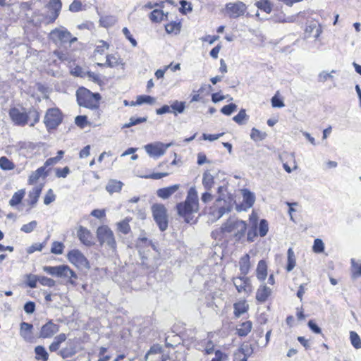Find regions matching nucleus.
Wrapping results in <instances>:
<instances>
[{
    "label": "nucleus",
    "mask_w": 361,
    "mask_h": 361,
    "mask_svg": "<svg viewBox=\"0 0 361 361\" xmlns=\"http://www.w3.org/2000/svg\"><path fill=\"white\" fill-rule=\"evenodd\" d=\"M9 115L11 120L18 126H24L28 122L29 116L27 113L20 111L17 108H12L10 109Z\"/></svg>",
    "instance_id": "obj_14"
},
{
    "label": "nucleus",
    "mask_w": 361,
    "mask_h": 361,
    "mask_svg": "<svg viewBox=\"0 0 361 361\" xmlns=\"http://www.w3.org/2000/svg\"><path fill=\"white\" fill-rule=\"evenodd\" d=\"M252 327L250 321H246L238 325L236 328L237 334L240 337L246 336L250 331Z\"/></svg>",
    "instance_id": "obj_21"
},
{
    "label": "nucleus",
    "mask_w": 361,
    "mask_h": 361,
    "mask_svg": "<svg viewBox=\"0 0 361 361\" xmlns=\"http://www.w3.org/2000/svg\"><path fill=\"white\" fill-rule=\"evenodd\" d=\"M123 185V184L121 181L111 179L106 184V190L110 194H112L114 192H118L121 191Z\"/></svg>",
    "instance_id": "obj_25"
},
{
    "label": "nucleus",
    "mask_w": 361,
    "mask_h": 361,
    "mask_svg": "<svg viewBox=\"0 0 361 361\" xmlns=\"http://www.w3.org/2000/svg\"><path fill=\"white\" fill-rule=\"evenodd\" d=\"M227 359V355L222 353L220 350H216L215 352V357L213 358L211 361H224Z\"/></svg>",
    "instance_id": "obj_64"
},
{
    "label": "nucleus",
    "mask_w": 361,
    "mask_h": 361,
    "mask_svg": "<svg viewBox=\"0 0 361 361\" xmlns=\"http://www.w3.org/2000/svg\"><path fill=\"white\" fill-rule=\"evenodd\" d=\"M222 233H233L235 240L244 237L247 230V224L242 220L228 219L221 227Z\"/></svg>",
    "instance_id": "obj_5"
},
{
    "label": "nucleus",
    "mask_w": 361,
    "mask_h": 361,
    "mask_svg": "<svg viewBox=\"0 0 361 361\" xmlns=\"http://www.w3.org/2000/svg\"><path fill=\"white\" fill-rule=\"evenodd\" d=\"M33 325L27 322L20 324V334L25 341L30 342L32 339V330Z\"/></svg>",
    "instance_id": "obj_18"
},
{
    "label": "nucleus",
    "mask_w": 361,
    "mask_h": 361,
    "mask_svg": "<svg viewBox=\"0 0 361 361\" xmlns=\"http://www.w3.org/2000/svg\"><path fill=\"white\" fill-rule=\"evenodd\" d=\"M37 226V221L33 220L27 224L23 225L22 227L20 228V231L26 233H30L35 230Z\"/></svg>",
    "instance_id": "obj_46"
},
{
    "label": "nucleus",
    "mask_w": 361,
    "mask_h": 361,
    "mask_svg": "<svg viewBox=\"0 0 361 361\" xmlns=\"http://www.w3.org/2000/svg\"><path fill=\"white\" fill-rule=\"evenodd\" d=\"M162 352V347L159 345H152L145 355V359L147 360L152 355L161 354Z\"/></svg>",
    "instance_id": "obj_54"
},
{
    "label": "nucleus",
    "mask_w": 361,
    "mask_h": 361,
    "mask_svg": "<svg viewBox=\"0 0 361 361\" xmlns=\"http://www.w3.org/2000/svg\"><path fill=\"white\" fill-rule=\"evenodd\" d=\"M247 6L243 1L229 2L226 4V12L231 18L243 16L247 11Z\"/></svg>",
    "instance_id": "obj_10"
},
{
    "label": "nucleus",
    "mask_w": 361,
    "mask_h": 361,
    "mask_svg": "<svg viewBox=\"0 0 361 361\" xmlns=\"http://www.w3.org/2000/svg\"><path fill=\"white\" fill-rule=\"evenodd\" d=\"M224 133H219V134H202V139L204 140H209V141H214L218 140L220 137H221Z\"/></svg>",
    "instance_id": "obj_62"
},
{
    "label": "nucleus",
    "mask_w": 361,
    "mask_h": 361,
    "mask_svg": "<svg viewBox=\"0 0 361 361\" xmlns=\"http://www.w3.org/2000/svg\"><path fill=\"white\" fill-rule=\"evenodd\" d=\"M265 132H262L255 128H252L250 133V138L255 142L263 140L267 137Z\"/></svg>",
    "instance_id": "obj_37"
},
{
    "label": "nucleus",
    "mask_w": 361,
    "mask_h": 361,
    "mask_svg": "<svg viewBox=\"0 0 361 361\" xmlns=\"http://www.w3.org/2000/svg\"><path fill=\"white\" fill-rule=\"evenodd\" d=\"M180 4L181 7L179 8V11L181 13L185 14L187 11L190 12L192 11L191 3L188 2L185 0H180Z\"/></svg>",
    "instance_id": "obj_55"
},
{
    "label": "nucleus",
    "mask_w": 361,
    "mask_h": 361,
    "mask_svg": "<svg viewBox=\"0 0 361 361\" xmlns=\"http://www.w3.org/2000/svg\"><path fill=\"white\" fill-rule=\"evenodd\" d=\"M25 195V191L23 190H20L18 192H15L11 199L9 200V204L11 207H15L19 204L22 200L23 199Z\"/></svg>",
    "instance_id": "obj_31"
},
{
    "label": "nucleus",
    "mask_w": 361,
    "mask_h": 361,
    "mask_svg": "<svg viewBox=\"0 0 361 361\" xmlns=\"http://www.w3.org/2000/svg\"><path fill=\"white\" fill-rule=\"evenodd\" d=\"M49 39L54 43H67L70 39V32L64 27L55 28L49 33Z\"/></svg>",
    "instance_id": "obj_13"
},
{
    "label": "nucleus",
    "mask_w": 361,
    "mask_h": 361,
    "mask_svg": "<svg viewBox=\"0 0 361 361\" xmlns=\"http://www.w3.org/2000/svg\"><path fill=\"white\" fill-rule=\"evenodd\" d=\"M100 25L104 27H109L114 25L116 22L115 17L112 16H106L102 17L99 20Z\"/></svg>",
    "instance_id": "obj_39"
},
{
    "label": "nucleus",
    "mask_w": 361,
    "mask_h": 361,
    "mask_svg": "<svg viewBox=\"0 0 361 361\" xmlns=\"http://www.w3.org/2000/svg\"><path fill=\"white\" fill-rule=\"evenodd\" d=\"M97 236L101 245L106 244V245L115 250L116 242L113 231L107 226H99L97 230Z\"/></svg>",
    "instance_id": "obj_7"
},
{
    "label": "nucleus",
    "mask_w": 361,
    "mask_h": 361,
    "mask_svg": "<svg viewBox=\"0 0 361 361\" xmlns=\"http://www.w3.org/2000/svg\"><path fill=\"white\" fill-rule=\"evenodd\" d=\"M119 58L116 57L114 55L106 56V66L114 68L120 64Z\"/></svg>",
    "instance_id": "obj_48"
},
{
    "label": "nucleus",
    "mask_w": 361,
    "mask_h": 361,
    "mask_svg": "<svg viewBox=\"0 0 361 361\" xmlns=\"http://www.w3.org/2000/svg\"><path fill=\"white\" fill-rule=\"evenodd\" d=\"M43 270L53 276L66 279L68 283L73 286L76 285L75 280L78 279V276L68 265L62 264L55 267L44 266Z\"/></svg>",
    "instance_id": "obj_4"
},
{
    "label": "nucleus",
    "mask_w": 361,
    "mask_h": 361,
    "mask_svg": "<svg viewBox=\"0 0 361 361\" xmlns=\"http://www.w3.org/2000/svg\"><path fill=\"white\" fill-rule=\"evenodd\" d=\"M42 190V187L41 185H38L35 187L31 191H30L28 195V204L31 207H34L37 204L38 199L40 196L41 192Z\"/></svg>",
    "instance_id": "obj_20"
},
{
    "label": "nucleus",
    "mask_w": 361,
    "mask_h": 361,
    "mask_svg": "<svg viewBox=\"0 0 361 361\" xmlns=\"http://www.w3.org/2000/svg\"><path fill=\"white\" fill-rule=\"evenodd\" d=\"M147 121V116L140 117V118H136V117L132 116L130 118L129 122L125 123L123 126L122 128H128L133 126L138 125L140 123L146 122Z\"/></svg>",
    "instance_id": "obj_35"
},
{
    "label": "nucleus",
    "mask_w": 361,
    "mask_h": 361,
    "mask_svg": "<svg viewBox=\"0 0 361 361\" xmlns=\"http://www.w3.org/2000/svg\"><path fill=\"white\" fill-rule=\"evenodd\" d=\"M35 359L37 360L47 361L49 354L45 348L42 345H37L35 348Z\"/></svg>",
    "instance_id": "obj_28"
},
{
    "label": "nucleus",
    "mask_w": 361,
    "mask_h": 361,
    "mask_svg": "<svg viewBox=\"0 0 361 361\" xmlns=\"http://www.w3.org/2000/svg\"><path fill=\"white\" fill-rule=\"evenodd\" d=\"M233 282L238 293L250 294L252 290L250 279L246 276L233 278Z\"/></svg>",
    "instance_id": "obj_12"
},
{
    "label": "nucleus",
    "mask_w": 361,
    "mask_h": 361,
    "mask_svg": "<svg viewBox=\"0 0 361 361\" xmlns=\"http://www.w3.org/2000/svg\"><path fill=\"white\" fill-rule=\"evenodd\" d=\"M70 173V169L68 166L63 169H57L56 171V176L58 178H66Z\"/></svg>",
    "instance_id": "obj_63"
},
{
    "label": "nucleus",
    "mask_w": 361,
    "mask_h": 361,
    "mask_svg": "<svg viewBox=\"0 0 361 361\" xmlns=\"http://www.w3.org/2000/svg\"><path fill=\"white\" fill-rule=\"evenodd\" d=\"M234 314L236 317H239L247 311L248 305L245 301L235 302L233 305Z\"/></svg>",
    "instance_id": "obj_29"
},
{
    "label": "nucleus",
    "mask_w": 361,
    "mask_h": 361,
    "mask_svg": "<svg viewBox=\"0 0 361 361\" xmlns=\"http://www.w3.org/2000/svg\"><path fill=\"white\" fill-rule=\"evenodd\" d=\"M77 236L80 241L86 246H91L94 244L93 237L91 232L82 226H80L77 231Z\"/></svg>",
    "instance_id": "obj_16"
},
{
    "label": "nucleus",
    "mask_w": 361,
    "mask_h": 361,
    "mask_svg": "<svg viewBox=\"0 0 361 361\" xmlns=\"http://www.w3.org/2000/svg\"><path fill=\"white\" fill-rule=\"evenodd\" d=\"M61 7V0H50L48 4L50 13L44 15L40 13L39 11H36L31 17L30 22L35 26L40 25L42 23L46 24L51 23L59 17Z\"/></svg>",
    "instance_id": "obj_2"
},
{
    "label": "nucleus",
    "mask_w": 361,
    "mask_h": 361,
    "mask_svg": "<svg viewBox=\"0 0 361 361\" xmlns=\"http://www.w3.org/2000/svg\"><path fill=\"white\" fill-rule=\"evenodd\" d=\"M202 185L207 190H210L214 185V178L208 170L203 173Z\"/></svg>",
    "instance_id": "obj_24"
},
{
    "label": "nucleus",
    "mask_w": 361,
    "mask_h": 361,
    "mask_svg": "<svg viewBox=\"0 0 361 361\" xmlns=\"http://www.w3.org/2000/svg\"><path fill=\"white\" fill-rule=\"evenodd\" d=\"M45 174V166L38 168L36 171L32 173L29 177V183L33 184L38 180V179Z\"/></svg>",
    "instance_id": "obj_32"
},
{
    "label": "nucleus",
    "mask_w": 361,
    "mask_h": 361,
    "mask_svg": "<svg viewBox=\"0 0 361 361\" xmlns=\"http://www.w3.org/2000/svg\"><path fill=\"white\" fill-rule=\"evenodd\" d=\"M23 309L27 314H32L35 310V303L32 301H28L24 305Z\"/></svg>",
    "instance_id": "obj_61"
},
{
    "label": "nucleus",
    "mask_w": 361,
    "mask_h": 361,
    "mask_svg": "<svg viewBox=\"0 0 361 361\" xmlns=\"http://www.w3.org/2000/svg\"><path fill=\"white\" fill-rule=\"evenodd\" d=\"M171 113L176 116L178 114H183L185 109V102L174 100L171 105Z\"/></svg>",
    "instance_id": "obj_26"
},
{
    "label": "nucleus",
    "mask_w": 361,
    "mask_h": 361,
    "mask_svg": "<svg viewBox=\"0 0 361 361\" xmlns=\"http://www.w3.org/2000/svg\"><path fill=\"white\" fill-rule=\"evenodd\" d=\"M271 290L266 285H261L256 293V300L262 303L264 302L270 296Z\"/></svg>",
    "instance_id": "obj_19"
},
{
    "label": "nucleus",
    "mask_w": 361,
    "mask_h": 361,
    "mask_svg": "<svg viewBox=\"0 0 361 361\" xmlns=\"http://www.w3.org/2000/svg\"><path fill=\"white\" fill-rule=\"evenodd\" d=\"M232 209V205L229 203L226 206H221L219 208L217 211V219H220L225 214L229 213Z\"/></svg>",
    "instance_id": "obj_56"
},
{
    "label": "nucleus",
    "mask_w": 361,
    "mask_h": 361,
    "mask_svg": "<svg viewBox=\"0 0 361 361\" xmlns=\"http://www.w3.org/2000/svg\"><path fill=\"white\" fill-rule=\"evenodd\" d=\"M180 23L176 22H171L165 25V29L167 33H178L180 30Z\"/></svg>",
    "instance_id": "obj_42"
},
{
    "label": "nucleus",
    "mask_w": 361,
    "mask_h": 361,
    "mask_svg": "<svg viewBox=\"0 0 361 361\" xmlns=\"http://www.w3.org/2000/svg\"><path fill=\"white\" fill-rule=\"evenodd\" d=\"M29 118H33V122L30 123V126H33L39 120V114L37 110L32 109L27 113Z\"/></svg>",
    "instance_id": "obj_58"
},
{
    "label": "nucleus",
    "mask_w": 361,
    "mask_h": 361,
    "mask_svg": "<svg viewBox=\"0 0 361 361\" xmlns=\"http://www.w3.org/2000/svg\"><path fill=\"white\" fill-rule=\"evenodd\" d=\"M82 9V3L79 0H74L69 6V10L72 12H78Z\"/></svg>",
    "instance_id": "obj_59"
},
{
    "label": "nucleus",
    "mask_w": 361,
    "mask_h": 361,
    "mask_svg": "<svg viewBox=\"0 0 361 361\" xmlns=\"http://www.w3.org/2000/svg\"><path fill=\"white\" fill-rule=\"evenodd\" d=\"M155 98L149 95H140L137 97L135 104L142 105L143 104H154L155 103Z\"/></svg>",
    "instance_id": "obj_38"
},
{
    "label": "nucleus",
    "mask_w": 361,
    "mask_h": 361,
    "mask_svg": "<svg viewBox=\"0 0 361 361\" xmlns=\"http://www.w3.org/2000/svg\"><path fill=\"white\" fill-rule=\"evenodd\" d=\"M77 102L80 106L96 110L99 114V102L101 95L99 93H92L87 88L79 87L76 92Z\"/></svg>",
    "instance_id": "obj_3"
},
{
    "label": "nucleus",
    "mask_w": 361,
    "mask_h": 361,
    "mask_svg": "<svg viewBox=\"0 0 361 361\" xmlns=\"http://www.w3.org/2000/svg\"><path fill=\"white\" fill-rule=\"evenodd\" d=\"M173 144L171 142L164 144L160 142L155 143L147 144L145 146L147 153L152 157L159 158L164 155L166 149L170 147Z\"/></svg>",
    "instance_id": "obj_11"
},
{
    "label": "nucleus",
    "mask_w": 361,
    "mask_h": 361,
    "mask_svg": "<svg viewBox=\"0 0 361 361\" xmlns=\"http://www.w3.org/2000/svg\"><path fill=\"white\" fill-rule=\"evenodd\" d=\"M56 199V195L53 193V190L49 189L44 198V203L46 205L49 204Z\"/></svg>",
    "instance_id": "obj_57"
},
{
    "label": "nucleus",
    "mask_w": 361,
    "mask_h": 361,
    "mask_svg": "<svg viewBox=\"0 0 361 361\" xmlns=\"http://www.w3.org/2000/svg\"><path fill=\"white\" fill-rule=\"evenodd\" d=\"M268 231L269 226L267 220L262 219L259 225V235L261 237H264L267 234Z\"/></svg>",
    "instance_id": "obj_47"
},
{
    "label": "nucleus",
    "mask_w": 361,
    "mask_h": 361,
    "mask_svg": "<svg viewBox=\"0 0 361 361\" xmlns=\"http://www.w3.org/2000/svg\"><path fill=\"white\" fill-rule=\"evenodd\" d=\"M243 202L245 204L246 208H250L255 203V194L250 192L247 189L243 190Z\"/></svg>",
    "instance_id": "obj_27"
},
{
    "label": "nucleus",
    "mask_w": 361,
    "mask_h": 361,
    "mask_svg": "<svg viewBox=\"0 0 361 361\" xmlns=\"http://www.w3.org/2000/svg\"><path fill=\"white\" fill-rule=\"evenodd\" d=\"M255 5L261 11L267 13H270L272 11V7L269 0H259L257 1Z\"/></svg>",
    "instance_id": "obj_33"
},
{
    "label": "nucleus",
    "mask_w": 361,
    "mask_h": 361,
    "mask_svg": "<svg viewBox=\"0 0 361 361\" xmlns=\"http://www.w3.org/2000/svg\"><path fill=\"white\" fill-rule=\"evenodd\" d=\"M13 163L6 157L0 158V167L4 170H11L14 168Z\"/></svg>",
    "instance_id": "obj_43"
},
{
    "label": "nucleus",
    "mask_w": 361,
    "mask_h": 361,
    "mask_svg": "<svg viewBox=\"0 0 361 361\" xmlns=\"http://www.w3.org/2000/svg\"><path fill=\"white\" fill-rule=\"evenodd\" d=\"M237 109V105L235 104H229L228 105H225L221 109V112L226 116H230L233 111Z\"/></svg>",
    "instance_id": "obj_49"
},
{
    "label": "nucleus",
    "mask_w": 361,
    "mask_h": 361,
    "mask_svg": "<svg viewBox=\"0 0 361 361\" xmlns=\"http://www.w3.org/2000/svg\"><path fill=\"white\" fill-rule=\"evenodd\" d=\"M38 281L44 286L54 287L56 285L54 280L47 276H39Z\"/></svg>",
    "instance_id": "obj_50"
},
{
    "label": "nucleus",
    "mask_w": 361,
    "mask_h": 361,
    "mask_svg": "<svg viewBox=\"0 0 361 361\" xmlns=\"http://www.w3.org/2000/svg\"><path fill=\"white\" fill-rule=\"evenodd\" d=\"M69 262L79 269H90L87 259L78 250H72L67 255Z\"/></svg>",
    "instance_id": "obj_9"
},
{
    "label": "nucleus",
    "mask_w": 361,
    "mask_h": 361,
    "mask_svg": "<svg viewBox=\"0 0 361 361\" xmlns=\"http://www.w3.org/2000/svg\"><path fill=\"white\" fill-rule=\"evenodd\" d=\"M248 116L246 114L245 109H242L237 115H235L233 120L239 125L244 124V120L247 119Z\"/></svg>",
    "instance_id": "obj_44"
},
{
    "label": "nucleus",
    "mask_w": 361,
    "mask_h": 361,
    "mask_svg": "<svg viewBox=\"0 0 361 361\" xmlns=\"http://www.w3.org/2000/svg\"><path fill=\"white\" fill-rule=\"evenodd\" d=\"M46 245V241L42 243H34L27 249L28 254H32L35 251H41Z\"/></svg>",
    "instance_id": "obj_51"
},
{
    "label": "nucleus",
    "mask_w": 361,
    "mask_h": 361,
    "mask_svg": "<svg viewBox=\"0 0 361 361\" xmlns=\"http://www.w3.org/2000/svg\"><path fill=\"white\" fill-rule=\"evenodd\" d=\"M350 339L351 344L356 349L361 348V339L359 335L355 331L350 332Z\"/></svg>",
    "instance_id": "obj_40"
},
{
    "label": "nucleus",
    "mask_w": 361,
    "mask_h": 361,
    "mask_svg": "<svg viewBox=\"0 0 361 361\" xmlns=\"http://www.w3.org/2000/svg\"><path fill=\"white\" fill-rule=\"evenodd\" d=\"M324 250V245L321 239L317 238L314 241L313 250L316 253H321Z\"/></svg>",
    "instance_id": "obj_53"
},
{
    "label": "nucleus",
    "mask_w": 361,
    "mask_h": 361,
    "mask_svg": "<svg viewBox=\"0 0 361 361\" xmlns=\"http://www.w3.org/2000/svg\"><path fill=\"white\" fill-rule=\"evenodd\" d=\"M59 331V326L49 320L44 324L39 331V337L42 338H51Z\"/></svg>",
    "instance_id": "obj_15"
},
{
    "label": "nucleus",
    "mask_w": 361,
    "mask_h": 361,
    "mask_svg": "<svg viewBox=\"0 0 361 361\" xmlns=\"http://www.w3.org/2000/svg\"><path fill=\"white\" fill-rule=\"evenodd\" d=\"M164 13L162 10L154 9L149 14V19L153 23H159L164 20Z\"/></svg>",
    "instance_id": "obj_34"
},
{
    "label": "nucleus",
    "mask_w": 361,
    "mask_h": 361,
    "mask_svg": "<svg viewBox=\"0 0 361 361\" xmlns=\"http://www.w3.org/2000/svg\"><path fill=\"white\" fill-rule=\"evenodd\" d=\"M64 245L62 243L54 241L52 243L51 252L55 255H61L63 251Z\"/></svg>",
    "instance_id": "obj_45"
},
{
    "label": "nucleus",
    "mask_w": 361,
    "mask_h": 361,
    "mask_svg": "<svg viewBox=\"0 0 361 361\" xmlns=\"http://www.w3.org/2000/svg\"><path fill=\"white\" fill-rule=\"evenodd\" d=\"M61 121L62 114L58 108H51L47 111L44 123L48 129L56 128Z\"/></svg>",
    "instance_id": "obj_8"
},
{
    "label": "nucleus",
    "mask_w": 361,
    "mask_h": 361,
    "mask_svg": "<svg viewBox=\"0 0 361 361\" xmlns=\"http://www.w3.org/2000/svg\"><path fill=\"white\" fill-rule=\"evenodd\" d=\"M180 187L179 184H175L169 187L160 188L157 191V195L159 197L166 200L174 194Z\"/></svg>",
    "instance_id": "obj_17"
},
{
    "label": "nucleus",
    "mask_w": 361,
    "mask_h": 361,
    "mask_svg": "<svg viewBox=\"0 0 361 361\" xmlns=\"http://www.w3.org/2000/svg\"><path fill=\"white\" fill-rule=\"evenodd\" d=\"M152 216L161 231H164L168 228L169 221L167 209L162 204H154L151 207Z\"/></svg>",
    "instance_id": "obj_6"
},
{
    "label": "nucleus",
    "mask_w": 361,
    "mask_h": 361,
    "mask_svg": "<svg viewBox=\"0 0 361 361\" xmlns=\"http://www.w3.org/2000/svg\"><path fill=\"white\" fill-rule=\"evenodd\" d=\"M86 116H78L75 118V124L81 128H83L87 124Z\"/></svg>",
    "instance_id": "obj_60"
},
{
    "label": "nucleus",
    "mask_w": 361,
    "mask_h": 361,
    "mask_svg": "<svg viewBox=\"0 0 361 361\" xmlns=\"http://www.w3.org/2000/svg\"><path fill=\"white\" fill-rule=\"evenodd\" d=\"M118 229L123 234H128L130 231V226L129 225V220L126 219L117 224Z\"/></svg>",
    "instance_id": "obj_41"
},
{
    "label": "nucleus",
    "mask_w": 361,
    "mask_h": 361,
    "mask_svg": "<svg viewBox=\"0 0 361 361\" xmlns=\"http://www.w3.org/2000/svg\"><path fill=\"white\" fill-rule=\"evenodd\" d=\"M235 352L239 355L249 357L253 353L254 350L251 345L243 344Z\"/></svg>",
    "instance_id": "obj_36"
},
{
    "label": "nucleus",
    "mask_w": 361,
    "mask_h": 361,
    "mask_svg": "<svg viewBox=\"0 0 361 361\" xmlns=\"http://www.w3.org/2000/svg\"><path fill=\"white\" fill-rule=\"evenodd\" d=\"M176 209L178 215L183 217L185 222L190 223L192 221V214L199 210L198 196L195 187L189 189L185 200L178 203Z\"/></svg>",
    "instance_id": "obj_1"
},
{
    "label": "nucleus",
    "mask_w": 361,
    "mask_h": 361,
    "mask_svg": "<svg viewBox=\"0 0 361 361\" xmlns=\"http://www.w3.org/2000/svg\"><path fill=\"white\" fill-rule=\"evenodd\" d=\"M39 276L36 275L29 274L27 276L26 284L31 288L37 287V282L38 281Z\"/></svg>",
    "instance_id": "obj_52"
},
{
    "label": "nucleus",
    "mask_w": 361,
    "mask_h": 361,
    "mask_svg": "<svg viewBox=\"0 0 361 361\" xmlns=\"http://www.w3.org/2000/svg\"><path fill=\"white\" fill-rule=\"evenodd\" d=\"M288 262L286 265L287 271H291L296 264V259L293 248L290 247L287 252Z\"/></svg>",
    "instance_id": "obj_30"
},
{
    "label": "nucleus",
    "mask_w": 361,
    "mask_h": 361,
    "mask_svg": "<svg viewBox=\"0 0 361 361\" xmlns=\"http://www.w3.org/2000/svg\"><path fill=\"white\" fill-rule=\"evenodd\" d=\"M257 277L259 281H264L267 276V266L264 260L258 262L257 267Z\"/></svg>",
    "instance_id": "obj_22"
},
{
    "label": "nucleus",
    "mask_w": 361,
    "mask_h": 361,
    "mask_svg": "<svg viewBox=\"0 0 361 361\" xmlns=\"http://www.w3.org/2000/svg\"><path fill=\"white\" fill-rule=\"evenodd\" d=\"M239 265L241 274L243 276H246L249 272L250 267L249 255L246 254L240 258Z\"/></svg>",
    "instance_id": "obj_23"
}]
</instances>
